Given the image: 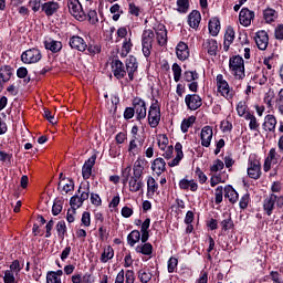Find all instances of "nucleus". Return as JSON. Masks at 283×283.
<instances>
[{
	"label": "nucleus",
	"instance_id": "obj_11",
	"mask_svg": "<svg viewBox=\"0 0 283 283\" xmlns=\"http://www.w3.org/2000/svg\"><path fill=\"white\" fill-rule=\"evenodd\" d=\"M185 104L187 109L196 112V109H200V107H202V97L198 94H187L185 97Z\"/></svg>",
	"mask_w": 283,
	"mask_h": 283
},
{
	"label": "nucleus",
	"instance_id": "obj_5",
	"mask_svg": "<svg viewBox=\"0 0 283 283\" xmlns=\"http://www.w3.org/2000/svg\"><path fill=\"white\" fill-rule=\"evenodd\" d=\"M67 8L70 14L76 19V21H86L87 13L83 10V4L78 0H67Z\"/></svg>",
	"mask_w": 283,
	"mask_h": 283
},
{
	"label": "nucleus",
	"instance_id": "obj_32",
	"mask_svg": "<svg viewBox=\"0 0 283 283\" xmlns=\"http://www.w3.org/2000/svg\"><path fill=\"white\" fill-rule=\"evenodd\" d=\"M45 50H50L53 54H56L63 50V43L61 41L50 40L44 41Z\"/></svg>",
	"mask_w": 283,
	"mask_h": 283
},
{
	"label": "nucleus",
	"instance_id": "obj_12",
	"mask_svg": "<svg viewBox=\"0 0 283 283\" xmlns=\"http://www.w3.org/2000/svg\"><path fill=\"white\" fill-rule=\"evenodd\" d=\"M69 45L71 50H76L77 52L87 51V42H85V39L81 38L80 35H72L69 39Z\"/></svg>",
	"mask_w": 283,
	"mask_h": 283
},
{
	"label": "nucleus",
	"instance_id": "obj_6",
	"mask_svg": "<svg viewBox=\"0 0 283 283\" xmlns=\"http://www.w3.org/2000/svg\"><path fill=\"white\" fill-rule=\"evenodd\" d=\"M125 67L128 76L125 78V83H132L136 78V74H138V60L136 56L129 55L125 61Z\"/></svg>",
	"mask_w": 283,
	"mask_h": 283
},
{
	"label": "nucleus",
	"instance_id": "obj_15",
	"mask_svg": "<svg viewBox=\"0 0 283 283\" xmlns=\"http://www.w3.org/2000/svg\"><path fill=\"white\" fill-rule=\"evenodd\" d=\"M148 124L153 129H156L160 125V108L150 106L148 111Z\"/></svg>",
	"mask_w": 283,
	"mask_h": 283
},
{
	"label": "nucleus",
	"instance_id": "obj_64",
	"mask_svg": "<svg viewBox=\"0 0 283 283\" xmlns=\"http://www.w3.org/2000/svg\"><path fill=\"white\" fill-rule=\"evenodd\" d=\"M125 283H134L136 282V273H134V270H127L125 272Z\"/></svg>",
	"mask_w": 283,
	"mask_h": 283
},
{
	"label": "nucleus",
	"instance_id": "obj_46",
	"mask_svg": "<svg viewBox=\"0 0 283 283\" xmlns=\"http://www.w3.org/2000/svg\"><path fill=\"white\" fill-rule=\"evenodd\" d=\"M111 14H113V21H118L120 19V14H123V10L120 9V4L115 3L109 9Z\"/></svg>",
	"mask_w": 283,
	"mask_h": 283
},
{
	"label": "nucleus",
	"instance_id": "obj_4",
	"mask_svg": "<svg viewBox=\"0 0 283 283\" xmlns=\"http://www.w3.org/2000/svg\"><path fill=\"white\" fill-rule=\"evenodd\" d=\"M247 171L249 178H252V180H260L262 178V164L258 159V156L250 155Z\"/></svg>",
	"mask_w": 283,
	"mask_h": 283
},
{
	"label": "nucleus",
	"instance_id": "obj_1",
	"mask_svg": "<svg viewBox=\"0 0 283 283\" xmlns=\"http://www.w3.org/2000/svg\"><path fill=\"white\" fill-rule=\"evenodd\" d=\"M229 71L237 81H244L247 77L244 59L242 55H233L229 59Z\"/></svg>",
	"mask_w": 283,
	"mask_h": 283
},
{
	"label": "nucleus",
	"instance_id": "obj_58",
	"mask_svg": "<svg viewBox=\"0 0 283 283\" xmlns=\"http://www.w3.org/2000/svg\"><path fill=\"white\" fill-rule=\"evenodd\" d=\"M4 283H17V279L14 277V272L12 270H6L3 276Z\"/></svg>",
	"mask_w": 283,
	"mask_h": 283
},
{
	"label": "nucleus",
	"instance_id": "obj_53",
	"mask_svg": "<svg viewBox=\"0 0 283 283\" xmlns=\"http://www.w3.org/2000/svg\"><path fill=\"white\" fill-rule=\"evenodd\" d=\"M67 184H65L62 189L60 188V193H70V191H74V179L67 178Z\"/></svg>",
	"mask_w": 283,
	"mask_h": 283
},
{
	"label": "nucleus",
	"instance_id": "obj_52",
	"mask_svg": "<svg viewBox=\"0 0 283 283\" xmlns=\"http://www.w3.org/2000/svg\"><path fill=\"white\" fill-rule=\"evenodd\" d=\"M23 266L24 263L19 261V260H14L12 261L11 265H10V271H12L13 273H15V275H19V273H21V271H23Z\"/></svg>",
	"mask_w": 283,
	"mask_h": 283
},
{
	"label": "nucleus",
	"instance_id": "obj_25",
	"mask_svg": "<svg viewBox=\"0 0 283 283\" xmlns=\"http://www.w3.org/2000/svg\"><path fill=\"white\" fill-rule=\"evenodd\" d=\"M221 24H220V18L218 17H212L209 22H208V30H209V34H211V36H218V34H220V30H221Z\"/></svg>",
	"mask_w": 283,
	"mask_h": 283
},
{
	"label": "nucleus",
	"instance_id": "obj_27",
	"mask_svg": "<svg viewBox=\"0 0 283 283\" xmlns=\"http://www.w3.org/2000/svg\"><path fill=\"white\" fill-rule=\"evenodd\" d=\"M223 191L224 198H227L231 205H235V202H238V200L240 199V195L231 185L226 186Z\"/></svg>",
	"mask_w": 283,
	"mask_h": 283
},
{
	"label": "nucleus",
	"instance_id": "obj_36",
	"mask_svg": "<svg viewBox=\"0 0 283 283\" xmlns=\"http://www.w3.org/2000/svg\"><path fill=\"white\" fill-rule=\"evenodd\" d=\"M137 277L142 283H148L151 282L153 274L149 269L145 268L137 272Z\"/></svg>",
	"mask_w": 283,
	"mask_h": 283
},
{
	"label": "nucleus",
	"instance_id": "obj_59",
	"mask_svg": "<svg viewBox=\"0 0 283 283\" xmlns=\"http://www.w3.org/2000/svg\"><path fill=\"white\" fill-rule=\"evenodd\" d=\"M128 14H132V17H140V7L136 6L134 2H130L128 4Z\"/></svg>",
	"mask_w": 283,
	"mask_h": 283
},
{
	"label": "nucleus",
	"instance_id": "obj_29",
	"mask_svg": "<svg viewBox=\"0 0 283 283\" xmlns=\"http://www.w3.org/2000/svg\"><path fill=\"white\" fill-rule=\"evenodd\" d=\"M14 74V69L10 65H2L0 66V78L2 80V83H8L12 75Z\"/></svg>",
	"mask_w": 283,
	"mask_h": 283
},
{
	"label": "nucleus",
	"instance_id": "obj_31",
	"mask_svg": "<svg viewBox=\"0 0 283 283\" xmlns=\"http://www.w3.org/2000/svg\"><path fill=\"white\" fill-rule=\"evenodd\" d=\"M276 125H277V119L275 118V116L266 115L262 127L265 132H275Z\"/></svg>",
	"mask_w": 283,
	"mask_h": 283
},
{
	"label": "nucleus",
	"instance_id": "obj_19",
	"mask_svg": "<svg viewBox=\"0 0 283 283\" xmlns=\"http://www.w3.org/2000/svg\"><path fill=\"white\" fill-rule=\"evenodd\" d=\"M233 41H235V31L233 30V27L229 25L227 28L224 36H223V50H224V52H229Z\"/></svg>",
	"mask_w": 283,
	"mask_h": 283
},
{
	"label": "nucleus",
	"instance_id": "obj_14",
	"mask_svg": "<svg viewBox=\"0 0 283 283\" xmlns=\"http://www.w3.org/2000/svg\"><path fill=\"white\" fill-rule=\"evenodd\" d=\"M254 41L256 48L264 51L269 48V33L264 30H260L255 33Z\"/></svg>",
	"mask_w": 283,
	"mask_h": 283
},
{
	"label": "nucleus",
	"instance_id": "obj_45",
	"mask_svg": "<svg viewBox=\"0 0 283 283\" xmlns=\"http://www.w3.org/2000/svg\"><path fill=\"white\" fill-rule=\"evenodd\" d=\"M198 78H200V74H198V71H186L184 73V81H186V83L198 81Z\"/></svg>",
	"mask_w": 283,
	"mask_h": 283
},
{
	"label": "nucleus",
	"instance_id": "obj_23",
	"mask_svg": "<svg viewBox=\"0 0 283 283\" xmlns=\"http://www.w3.org/2000/svg\"><path fill=\"white\" fill-rule=\"evenodd\" d=\"M275 200H277V195L272 193L270 197L263 200V211L266 216H273V209H275Z\"/></svg>",
	"mask_w": 283,
	"mask_h": 283
},
{
	"label": "nucleus",
	"instance_id": "obj_41",
	"mask_svg": "<svg viewBox=\"0 0 283 283\" xmlns=\"http://www.w3.org/2000/svg\"><path fill=\"white\" fill-rule=\"evenodd\" d=\"M220 224L222 231H231V229H235L231 214H228L227 218L220 222Z\"/></svg>",
	"mask_w": 283,
	"mask_h": 283
},
{
	"label": "nucleus",
	"instance_id": "obj_2",
	"mask_svg": "<svg viewBox=\"0 0 283 283\" xmlns=\"http://www.w3.org/2000/svg\"><path fill=\"white\" fill-rule=\"evenodd\" d=\"M154 39H156L154 30H144L142 34V52L145 59H149V56H151V50H154Z\"/></svg>",
	"mask_w": 283,
	"mask_h": 283
},
{
	"label": "nucleus",
	"instance_id": "obj_10",
	"mask_svg": "<svg viewBox=\"0 0 283 283\" xmlns=\"http://www.w3.org/2000/svg\"><path fill=\"white\" fill-rule=\"evenodd\" d=\"M112 72L113 76H115L117 81H122V78H125V76H127V69L123 61H120L118 57L113 59L112 61Z\"/></svg>",
	"mask_w": 283,
	"mask_h": 283
},
{
	"label": "nucleus",
	"instance_id": "obj_18",
	"mask_svg": "<svg viewBox=\"0 0 283 283\" xmlns=\"http://www.w3.org/2000/svg\"><path fill=\"white\" fill-rule=\"evenodd\" d=\"M151 171H155L156 176H163L167 171V163L163 157H158L151 163Z\"/></svg>",
	"mask_w": 283,
	"mask_h": 283
},
{
	"label": "nucleus",
	"instance_id": "obj_57",
	"mask_svg": "<svg viewBox=\"0 0 283 283\" xmlns=\"http://www.w3.org/2000/svg\"><path fill=\"white\" fill-rule=\"evenodd\" d=\"M86 19H88V23H91L92 25H96V23L98 22V13L96 12V10H90L86 14Z\"/></svg>",
	"mask_w": 283,
	"mask_h": 283
},
{
	"label": "nucleus",
	"instance_id": "obj_42",
	"mask_svg": "<svg viewBox=\"0 0 283 283\" xmlns=\"http://www.w3.org/2000/svg\"><path fill=\"white\" fill-rule=\"evenodd\" d=\"M55 229L57 231V238H60V240H65V233H67V226L65 224V221H59Z\"/></svg>",
	"mask_w": 283,
	"mask_h": 283
},
{
	"label": "nucleus",
	"instance_id": "obj_61",
	"mask_svg": "<svg viewBox=\"0 0 283 283\" xmlns=\"http://www.w3.org/2000/svg\"><path fill=\"white\" fill-rule=\"evenodd\" d=\"M92 167L91 166H87V165H83L82 167V178L84 180H90V178H92Z\"/></svg>",
	"mask_w": 283,
	"mask_h": 283
},
{
	"label": "nucleus",
	"instance_id": "obj_40",
	"mask_svg": "<svg viewBox=\"0 0 283 283\" xmlns=\"http://www.w3.org/2000/svg\"><path fill=\"white\" fill-rule=\"evenodd\" d=\"M70 206L72 213H76V209H81V207H83V201H81L78 193L71 197Z\"/></svg>",
	"mask_w": 283,
	"mask_h": 283
},
{
	"label": "nucleus",
	"instance_id": "obj_44",
	"mask_svg": "<svg viewBox=\"0 0 283 283\" xmlns=\"http://www.w3.org/2000/svg\"><path fill=\"white\" fill-rule=\"evenodd\" d=\"M133 48L134 43H132V38H125L122 44V56H127Z\"/></svg>",
	"mask_w": 283,
	"mask_h": 283
},
{
	"label": "nucleus",
	"instance_id": "obj_60",
	"mask_svg": "<svg viewBox=\"0 0 283 283\" xmlns=\"http://www.w3.org/2000/svg\"><path fill=\"white\" fill-rule=\"evenodd\" d=\"M98 235L102 242H105V240L109 239V232L107 231V228H105V226H99Z\"/></svg>",
	"mask_w": 283,
	"mask_h": 283
},
{
	"label": "nucleus",
	"instance_id": "obj_35",
	"mask_svg": "<svg viewBox=\"0 0 283 283\" xmlns=\"http://www.w3.org/2000/svg\"><path fill=\"white\" fill-rule=\"evenodd\" d=\"M136 253H142V255H153L154 245L151 243L139 244L135 248Z\"/></svg>",
	"mask_w": 283,
	"mask_h": 283
},
{
	"label": "nucleus",
	"instance_id": "obj_50",
	"mask_svg": "<svg viewBox=\"0 0 283 283\" xmlns=\"http://www.w3.org/2000/svg\"><path fill=\"white\" fill-rule=\"evenodd\" d=\"M172 74L175 83H179L182 76V67H180L178 63L172 64Z\"/></svg>",
	"mask_w": 283,
	"mask_h": 283
},
{
	"label": "nucleus",
	"instance_id": "obj_37",
	"mask_svg": "<svg viewBox=\"0 0 283 283\" xmlns=\"http://www.w3.org/2000/svg\"><path fill=\"white\" fill-rule=\"evenodd\" d=\"M137 242H140V231L133 230L127 235V244L130 247H136Z\"/></svg>",
	"mask_w": 283,
	"mask_h": 283
},
{
	"label": "nucleus",
	"instance_id": "obj_9",
	"mask_svg": "<svg viewBox=\"0 0 283 283\" xmlns=\"http://www.w3.org/2000/svg\"><path fill=\"white\" fill-rule=\"evenodd\" d=\"M133 108L137 114V120L147 118V104L140 97H134L132 102Z\"/></svg>",
	"mask_w": 283,
	"mask_h": 283
},
{
	"label": "nucleus",
	"instance_id": "obj_62",
	"mask_svg": "<svg viewBox=\"0 0 283 283\" xmlns=\"http://www.w3.org/2000/svg\"><path fill=\"white\" fill-rule=\"evenodd\" d=\"M46 283H62L61 277L56 276L54 271H49L46 273Z\"/></svg>",
	"mask_w": 283,
	"mask_h": 283
},
{
	"label": "nucleus",
	"instance_id": "obj_26",
	"mask_svg": "<svg viewBox=\"0 0 283 283\" xmlns=\"http://www.w3.org/2000/svg\"><path fill=\"white\" fill-rule=\"evenodd\" d=\"M279 17L280 13L273 8L268 7L265 10H263V19L269 25H271V23H275Z\"/></svg>",
	"mask_w": 283,
	"mask_h": 283
},
{
	"label": "nucleus",
	"instance_id": "obj_56",
	"mask_svg": "<svg viewBox=\"0 0 283 283\" xmlns=\"http://www.w3.org/2000/svg\"><path fill=\"white\" fill-rule=\"evenodd\" d=\"M61 211H63V200L55 199L52 207V213L53 216H59Z\"/></svg>",
	"mask_w": 283,
	"mask_h": 283
},
{
	"label": "nucleus",
	"instance_id": "obj_51",
	"mask_svg": "<svg viewBox=\"0 0 283 283\" xmlns=\"http://www.w3.org/2000/svg\"><path fill=\"white\" fill-rule=\"evenodd\" d=\"M168 273H176V269H178V259L176 256H170L167 262Z\"/></svg>",
	"mask_w": 283,
	"mask_h": 283
},
{
	"label": "nucleus",
	"instance_id": "obj_54",
	"mask_svg": "<svg viewBox=\"0 0 283 283\" xmlns=\"http://www.w3.org/2000/svg\"><path fill=\"white\" fill-rule=\"evenodd\" d=\"M0 163H4L10 167L12 165V154L0 150Z\"/></svg>",
	"mask_w": 283,
	"mask_h": 283
},
{
	"label": "nucleus",
	"instance_id": "obj_39",
	"mask_svg": "<svg viewBox=\"0 0 283 283\" xmlns=\"http://www.w3.org/2000/svg\"><path fill=\"white\" fill-rule=\"evenodd\" d=\"M83 189V185H81L77 189V193H80V202H85V200L90 199V181H87L86 186H84V191H81Z\"/></svg>",
	"mask_w": 283,
	"mask_h": 283
},
{
	"label": "nucleus",
	"instance_id": "obj_22",
	"mask_svg": "<svg viewBox=\"0 0 283 283\" xmlns=\"http://www.w3.org/2000/svg\"><path fill=\"white\" fill-rule=\"evenodd\" d=\"M155 32L158 45H160V48H165V45H167V27H165V24H158Z\"/></svg>",
	"mask_w": 283,
	"mask_h": 283
},
{
	"label": "nucleus",
	"instance_id": "obj_28",
	"mask_svg": "<svg viewBox=\"0 0 283 283\" xmlns=\"http://www.w3.org/2000/svg\"><path fill=\"white\" fill-rule=\"evenodd\" d=\"M158 191V182H156V179L151 176L147 177V198L151 199L154 198V195Z\"/></svg>",
	"mask_w": 283,
	"mask_h": 283
},
{
	"label": "nucleus",
	"instance_id": "obj_43",
	"mask_svg": "<svg viewBox=\"0 0 283 283\" xmlns=\"http://www.w3.org/2000/svg\"><path fill=\"white\" fill-rule=\"evenodd\" d=\"M114 258V248H112V245H108L104 252L101 255V262H103V264L109 262V260H112Z\"/></svg>",
	"mask_w": 283,
	"mask_h": 283
},
{
	"label": "nucleus",
	"instance_id": "obj_7",
	"mask_svg": "<svg viewBox=\"0 0 283 283\" xmlns=\"http://www.w3.org/2000/svg\"><path fill=\"white\" fill-rule=\"evenodd\" d=\"M128 187L132 193H138V191L145 187V182L143 181V168L135 169V174H133L128 180Z\"/></svg>",
	"mask_w": 283,
	"mask_h": 283
},
{
	"label": "nucleus",
	"instance_id": "obj_47",
	"mask_svg": "<svg viewBox=\"0 0 283 283\" xmlns=\"http://www.w3.org/2000/svg\"><path fill=\"white\" fill-rule=\"evenodd\" d=\"M138 151H140V148L136 143V136H134V138L129 142V146H128L129 156H137Z\"/></svg>",
	"mask_w": 283,
	"mask_h": 283
},
{
	"label": "nucleus",
	"instance_id": "obj_49",
	"mask_svg": "<svg viewBox=\"0 0 283 283\" xmlns=\"http://www.w3.org/2000/svg\"><path fill=\"white\" fill-rule=\"evenodd\" d=\"M214 202L216 205H222L223 196H224V188L219 186L214 190Z\"/></svg>",
	"mask_w": 283,
	"mask_h": 283
},
{
	"label": "nucleus",
	"instance_id": "obj_13",
	"mask_svg": "<svg viewBox=\"0 0 283 283\" xmlns=\"http://www.w3.org/2000/svg\"><path fill=\"white\" fill-rule=\"evenodd\" d=\"M255 19V12L249 10V8H242L239 13V21L244 28L251 25V21Z\"/></svg>",
	"mask_w": 283,
	"mask_h": 283
},
{
	"label": "nucleus",
	"instance_id": "obj_20",
	"mask_svg": "<svg viewBox=\"0 0 283 283\" xmlns=\"http://www.w3.org/2000/svg\"><path fill=\"white\" fill-rule=\"evenodd\" d=\"M60 8H61V4H59V2L56 1H49V2L42 3V12H44L46 17H54V14L59 12Z\"/></svg>",
	"mask_w": 283,
	"mask_h": 283
},
{
	"label": "nucleus",
	"instance_id": "obj_16",
	"mask_svg": "<svg viewBox=\"0 0 283 283\" xmlns=\"http://www.w3.org/2000/svg\"><path fill=\"white\" fill-rule=\"evenodd\" d=\"M202 147H211V140H213V127L205 126L200 134Z\"/></svg>",
	"mask_w": 283,
	"mask_h": 283
},
{
	"label": "nucleus",
	"instance_id": "obj_24",
	"mask_svg": "<svg viewBox=\"0 0 283 283\" xmlns=\"http://www.w3.org/2000/svg\"><path fill=\"white\" fill-rule=\"evenodd\" d=\"M176 55L179 61H187L189 59V45L180 41L176 46Z\"/></svg>",
	"mask_w": 283,
	"mask_h": 283
},
{
	"label": "nucleus",
	"instance_id": "obj_17",
	"mask_svg": "<svg viewBox=\"0 0 283 283\" xmlns=\"http://www.w3.org/2000/svg\"><path fill=\"white\" fill-rule=\"evenodd\" d=\"M188 25L192 28V30H198L200 28V21H202V14L198 10H192L188 17Z\"/></svg>",
	"mask_w": 283,
	"mask_h": 283
},
{
	"label": "nucleus",
	"instance_id": "obj_63",
	"mask_svg": "<svg viewBox=\"0 0 283 283\" xmlns=\"http://www.w3.org/2000/svg\"><path fill=\"white\" fill-rule=\"evenodd\" d=\"M274 38L276 41H283V23L276 25L274 30Z\"/></svg>",
	"mask_w": 283,
	"mask_h": 283
},
{
	"label": "nucleus",
	"instance_id": "obj_21",
	"mask_svg": "<svg viewBox=\"0 0 283 283\" xmlns=\"http://www.w3.org/2000/svg\"><path fill=\"white\" fill-rule=\"evenodd\" d=\"M203 50H207L209 56H218V40L207 39L202 43Z\"/></svg>",
	"mask_w": 283,
	"mask_h": 283
},
{
	"label": "nucleus",
	"instance_id": "obj_55",
	"mask_svg": "<svg viewBox=\"0 0 283 283\" xmlns=\"http://www.w3.org/2000/svg\"><path fill=\"white\" fill-rule=\"evenodd\" d=\"M249 202H251V195L248 192L243 195L239 201V207L244 211L249 207Z\"/></svg>",
	"mask_w": 283,
	"mask_h": 283
},
{
	"label": "nucleus",
	"instance_id": "obj_33",
	"mask_svg": "<svg viewBox=\"0 0 283 283\" xmlns=\"http://www.w3.org/2000/svg\"><path fill=\"white\" fill-rule=\"evenodd\" d=\"M177 10L179 14H187L189 12V8H191V0H177L176 1Z\"/></svg>",
	"mask_w": 283,
	"mask_h": 283
},
{
	"label": "nucleus",
	"instance_id": "obj_8",
	"mask_svg": "<svg viewBox=\"0 0 283 283\" xmlns=\"http://www.w3.org/2000/svg\"><path fill=\"white\" fill-rule=\"evenodd\" d=\"M43 55L41 54V50L32 48L22 53L21 61L22 63L30 65L32 63H39Z\"/></svg>",
	"mask_w": 283,
	"mask_h": 283
},
{
	"label": "nucleus",
	"instance_id": "obj_34",
	"mask_svg": "<svg viewBox=\"0 0 283 283\" xmlns=\"http://www.w3.org/2000/svg\"><path fill=\"white\" fill-rule=\"evenodd\" d=\"M86 51L90 56H96V54H101L103 46H101V43L92 41L88 42Z\"/></svg>",
	"mask_w": 283,
	"mask_h": 283
},
{
	"label": "nucleus",
	"instance_id": "obj_3",
	"mask_svg": "<svg viewBox=\"0 0 283 283\" xmlns=\"http://www.w3.org/2000/svg\"><path fill=\"white\" fill-rule=\"evenodd\" d=\"M217 92L223 96L227 101H233L235 96V91L229 86V82L224 80L222 74L217 75Z\"/></svg>",
	"mask_w": 283,
	"mask_h": 283
},
{
	"label": "nucleus",
	"instance_id": "obj_48",
	"mask_svg": "<svg viewBox=\"0 0 283 283\" xmlns=\"http://www.w3.org/2000/svg\"><path fill=\"white\" fill-rule=\"evenodd\" d=\"M222 169H224V161L221 159H216L212 166H210L211 174H218V171H222Z\"/></svg>",
	"mask_w": 283,
	"mask_h": 283
},
{
	"label": "nucleus",
	"instance_id": "obj_30",
	"mask_svg": "<svg viewBox=\"0 0 283 283\" xmlns=\"http://www.w3.org/2000/svg\"><path fill=\"white\" fill-rule=\"evenodd\" d=\"M179 189H181L182 191H187L190 189V191L196 192L198 191V182H195L193 179L188 180L184 178L179 181Z\"/></svg>",
	"mask_w": 283,
	"mask_h": 283
},
{
	"label": "nucleus",
	"instance_id": "obj_38",
	"mask_svg": "<svg viewBox=\"0 0 283 283\" xmlns=\"http://www.w3.org/2000/svg\"><path fill=\"white\" fill-rule=\"evenodd\" d=\"M193 123H196V116L193 115L188 118H184L180 126L182 134H187V132H189V127L193 126Z\"/></svg>",
	"mask_w": 283,
	"mask_h": 283
}]
</instances>
